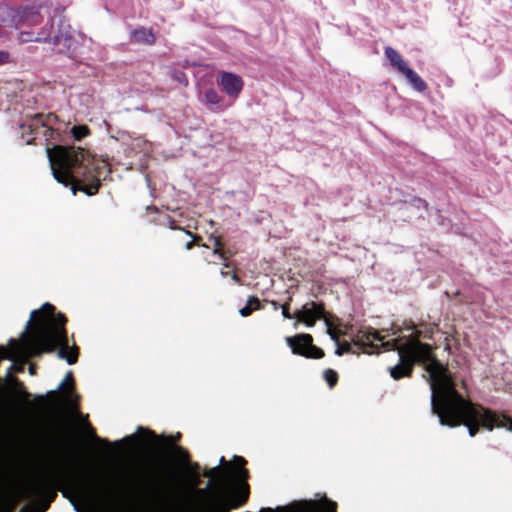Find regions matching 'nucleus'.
I'll use <instances>...</instances> for the list:
<instances>
[{
  "mask_svg": "<svg viewBox=\"0 0 512 512\" xmlns=\"http://www.w3.org/2000/svg\"><path fill=\"white\" fill-rule=\"evenodd\" d=\"M171 450L175 456V459L182 467H184L191 460V456L188 450L184 447L180 445H171Z\"/></svg>",
  "mask_w": 512,
  "mask_h": 512,
  "instance_id": "23",
  "label": "nucleus"
},
{
  "mask_svg": "<svg viewBox=\"0 0 512 512\" xmlns=\"http://www.w3.org/2000/svg\"><path fill=\"white\" fill-rule=\"evenodd\" d=\"M29 372H30V374H32V375H33V374H35V368H34L33 366H30V367H29Z\"/></svg>",
  "mask_w": 512,
  "mask_h": 512,
  "instance_id": "47",
  "label": "nucleus"
},
{
  "mask_svg": "<svg viewBox=\"0 0 512 512\" xmlns=\"http://www.w3.org/2000/svg\"><path fill=\"white\" fill-rule=\"evenodd\" d=\"M181 438V434L178 433L175 438H173L172 436H168V437H161V440L164 441L166 444H169L171 445V442L172 441H178L179 439Z\"/></svg>",
  "mask_w": 512,
  "mask_h": 512,
  "instance_id": "40",
  "label": "nucleus"
},
{
  "mask_svg": "<svg viewBox=\"0 0 512 512\" xmlns=\"http://www.w3.org/2000/svg\"><path fill=\"white\" fill-rule=\"evenodd\" d=\"M460 424H464L468 428L471 437L475 436L479 426H483L490 431L494 427L512 431L511 418L472 405L454 389L450 379V427Z\"/></svg>",
  "mask_w": 512,
  "mask_h": 512,
  "instance_id": "4",
  "label": "nucleus"
},
{
  "mask_svg": "<svg viewBox=\"0 0 512 512\" xmlns=\"http://www.w3.org/2000/svg\"><path fill=\"white\" fill-rule=\"evenodd\" d=\"M239 313L242 317H248L250 316L253 311L251 308H249L247 305H245L244 307H242L240 310H239Z\"/></svg>",
  "mask_w": 512,
  "mask_h": 512,
  "instance_id": "39",
  "label": "nucleus"
},
{
  "mask_svg": "<svg viewBox=\"0 0 512 512\" xmlns=\"http://www.w3.org/2000/svg\"><path fill=\"white\" fill-rule=\"evenodd\" d=\"M291 301H292V296H289L287 302L284 303L283 305H281L282 315H283V317L285 319H292V318H294V314L292 315L290 313V302Z\"/></svg>",
  "mask_w": 512,
  "mask_h": 512,
  "instance_id": "34",
  "label": "nucleus"
},
{
  "mask_svg": "<svg viewBox=\"0 0 512 512\" xmlns=\"http://www.w3.org/2000/svg\"><path fill=\"white\" fill-rule=\"evenodd\" d=\"M46 150L53 177L70 187L74 195L77 191L88 196L97 194L102 185L101 176L110 172L105 162L96 160L82 147L55 145Z\"/></svg>",
  "mask_w": 512,
  "mask_h": 512,
  "instance_id": "1",
  "label": "nucleus"
},
{
  "mask_svg": "<svg viewBox=\"0 0 512 512\" xmlns=\"http://www.w3.org/2000/svg\"><path fill=\"white\" fill-rule=\"evenodd\" d=\"M246 305L252 309V311H258V310H262L263 309V306L259 300L258 297L256 296H250L247 300V303Z\"/></svg>",
  "mask_w": 512,
  "mask_h": 512,
  "instance_id": "32",
  "label": "nucleus"
},
{
  "mask_svg": "<svg viewBox=\"0 0 512 512\" xmlns=\"http://www.w3.org/2000/svg\"><path fill=\"white\" fill-rule=\"evenodd\" d=\"M226 268L223 267V269H221L220 271V274L223 276V277H226V276H230L231 279L239 284V285H242V280L241 278L239 277L238 273H237V270L236 268H234L232 271H228V270H225Z\"/></svg>",
  "mask_w": 512,
  "mask_h": 512,
  "instance_id": "30",
  "label": "nucleus"
},
{
  "mask_svg": "<svg viewBox=\"0 0 512 512\" xmlns=\"http://www.w3.org/2000/svg\"><path fill=\"white\" fill-rule=\"evenodd\" d=\"M10 343H11V344H14V343H15V340H14V339H11V340H10Z\"/></svg>",
  "mask_w": 512,
  "mask_h": 512,
  "instance_id": "54",
  "label": "nucleus"
},
{
  "mask_svg": "<svg viewBox=\"0 0 512 512\" xmlns=\"http://www.w3.org/2000/svg\"><path fill=\"white\" fill-rule=\"evenodd\" d=\"M58 116L54 113H37L27 123L22 125L24 131L29 129L31 134H42L46 139L53 138L55 129L53 126L58 122Z\"/></svg>",
  "mask_w": 512,
  "mask_h": 512,
  "instance_id": "9",
  "label": "nucleus"
},
{
  "mask_svg": "<svg viewBox=\"0 0 512 512\" xmlns=\"http://www.w3.org/2000/svg\"><path fill=\"white\" fill-rule=\"evenodd\" d=\"M172 78L174 80H176L177 82H179L180 84H182L183 86H187L188 83H189L186 74L183 71H180V70H175L172 73Z\"/></svg>",
  "mask_w": 512,
  "mask_h": 512,
  "instance_id": "33",
  "label": "nucleus"
},
{
  "mask_svg": "<svg viewBox=\"0 0 512 512\" xmlns=\"http://www.w3.org/2000/svg\"><path fill=\"white\" fill-rule=\"evenodd\" d=\"M0 10L3 11L4 13H6L8 16H14L15 15V10L12 9V8H9V7L1 8L0 7Z\"/></svg>",
  "mask_w": 512,
  "mask_h": 512,
  "instance_id": "43",
  "label": "nucleus"
},
{
  "mask_svg": "<svg viewBox=\"0 0 512 512\" xmlns=\"http://www.w3.org/2000/svg\"><path fill=\"white\" fill-rule=\"evenodd\" d=\"M64 496H67V491H62Z\"/></svg>",
  "mask_w": 512,
  "mask_h": 512,
  "instance_id": "55",
  "label": "nucleus"
},
{
  "mask_svg": "<svg viewBox=\"0 0 512 512\" xmlns=\"http://www.w3.org/2000/svg\"><path fill=\"white\" fill-rule=\"evenodd\" d=\"M236 251L230 249V248H223L218 257L223 261L224 268H230L232 267V263L229 262V259L234 257L236 255Z\"/></svg>",
  "mask_w": 512,
  "mask_h": 512,
  "instance_id": "26",
  "label": "nucleus"
},
{
  "mask_svg": "<svg viewBox=\"0 0 512 512\" xmlns=\"http://www.w3.org/2000/svg\"><path fill=\"white\" fill-rule=\"evenodd\" d=\"M10 55L6 51H0V66L9 62Z\"/></svg>",
  "mask_w": 512,
  "mask_h": 512,
  "instance_id": "38",
  "label": "nucleus"
},
{
  "mask_svg": "<svg viewBox=\"0 0 512 512\" xmlns=\"http://www.w3.org/2000/svg\"><path fill=\"white\" fill-rule=\"evenodd\" d=\"M218 84L224 92L231 98L236 99L244 86L242 78L231 72H223L220 76Z\"/></svg>",
  "mask_w": 512,
  "mask_h": 512,
  "instance_id": "14",
  "label": "nucleus"
},
{
  "mask_svg": "<svg viewBox=\"0 0 512 512\" xmlns=\"http://www.w3.org/2000/svg\"><path fill=\"white\" fill-rule=\"evenodd\" d=\"M286 343L292 353L305 358L321 359L325 356L324 351L313 344V337L307 333L286 337Z\"/></svg>",
  "mask_w": 512,
  "mask_h": 512,
  "instance_id": "8",
  "label": "nucleus"
},
{
  "mask_svg": "<svg viewBox=\"0 0 512 512\" xmlns=\"http://www.w3.org/2000/svg\"><path fill=\"white\" fill-rule=\"evenodd\" d=\"M225 462V458L224 457H221L220 458V464H223Z\"/></svg>",
  "mask_w": 512,
  "mask_h": 512,
  "instance_id": "50",
  "label": "nucleus"
},
{
  "mask_svg": "<svg viewBox=\"0 0 512 512\" xmlns=\"http://www.w3.org/2000/svg\"><path fill=\"white\" fill-rule=\"evenodd\" d=\"M270 304L272 305L274 310H278L279 308H281V305L275 300H271Z\"/></svg>",
  "mask_w": 512,
  "mask_h": 512,
  "instance_id": "44",
  "label": "nucleus"
},
{
  "mask_svg": "<svg viewBox=\"0 0 512 512\" xmlns=\"http://www.w3.org/2000/svg\"><path fill=\"white\" fill-rule=\"evenodd\" d=\"M121 443V441H116L113 443V445L118 446Z\"/></svg>",
  "mask_w": 512,
  "mask_h": 512,
  "instance_id": "51",
  "label": "nucleus"
},
{
  "mask_svg": "<svg viewBox=\"0 0 512 512\" xmlns=\"http://www.w3.org/2000/svg\"><path fill=\"white\" fill-rule=\"evenodd\" d=\"M204 102L209 107V110L215 113L223 111L226 108L223 104L222 97L212 88L205 91Z\"/></svg>",
  "mask_w": 512,
  "mask_h": 512,
  "instance_id": "18",
  "label": "nucleus"
},
{
  "mask_svg": "<svg viewBox=\"0 0 512 512\" xmlns=\"http://www.w3.org/2000/svg\"><path fill=\"white\" fill-rule=\"evenodd\" d=\"M297 512H337V503L327 498L321 504L315 501H305L303 508Z\"/></svg>",
  "mask_w": 512,
  "mask_h": 512,
  "instance_id": "15",
  "label": "nucleus"
},
{
  "mask_svg": "<svg viewBox=\"0 0 512 512\" xmlns=\"http://www.w3.org/2000/svg\"><path fill=\"white\" fill-rule=\"evenodd\" d=\"M74 30L64 16L52 17L51 23L37 33L21 32L22 42H49L53 45H63L69 49L73 42Z\"/></svg>",
  "mask_w": 512,
  "mask_h": 512,
  "instance_id": "5",
  "label": "nucleus"
},
{
  "mask_svg": "<svg viewBox=\"0 0 512 512\" xmlns=\"http://www.w3.org/2000/svg\"><path fill=\"white\" fill-rule=\"evenodd\" d=\"M67 388V395L74 392L75 381L72 371H68L64 380L60 383L57 390L49 391L46 395H38L34 399V403L41 410L55 408L58 405L57 393L58 391L65 390Z\"/></svg>",
  "mask_w": 512,
  "mask_h": 512,
  "instance_id": "11",
  "label": "nucleus"
},
{
  "mask_svg": "<svg viewBox=\"0 0 512 512\" xmlns=\"http://www.w3.org/2000/svg\"><path fill=\"white\" fill-rule=\"evenodd\" d=\"M409 329L412 330L410 335H400L402 332L401 328H392V335H397V337L387 341H384V337L380 335L381 340H377L378 342H381L380 345H377L378 353L380 352V347H382L386 351H397L400 356V349L405 347L409 342H421V331L415 329L414 326ZM370 351L371 354L377 353V349H370Z\"/></svg>",
  "mask_w": 512,
  "mask_h": 512,
  "instance_id": "10",
  "label": "nucleus"
},
{
  "mask_svg": "<svg viewBox=\"0 0 512 512\" xmlns=\"http://www.w3.org/2000/svg\"><path fill=\"white\" fill-rule=\"evenodd\" d=\"M167 220H168V226L170 229L172 230H176V229H180V230H183L182 228L178 227L176 225V221L170 217H167Z\"/></svg>",
  "mask_w": 512,
  "mask_h": 512,
  "instance_id": "42",
  "label": "nucleus"
},
{
  "mask_svg": "<svg viewBox=\"0 0 512 512\" xmlns=\"http://www.w3.org/2000/svg\"><path fill=\"white\" fill-rule=\"evenodd\" d=\"M443 344H444V350H448V337L444 338Z\"/></svg>",
  "mask_w": 512,
  "mask_h": 512,
  "instance_id": "46",
  "label": "nucleus"
},
{
  "mask_svg": "<svg viewBox=\"0 0 512 512\" xmlns=\"http://www.w3.org/2000/svg\"><path fill=\"white\" fill-rule=\"evenodd\" d=\"M185 473V477L189 480L194 486L200 483L201 477V467L198 462L189 461L184 467H182Z\"/></svg>",
  "mask_w": 512,
  "mask_h": 512,
  "instance_id": "22",
  "label": "nucleus"
},
{
  "mask_svg": "<svg viewBox=\"0 0 512 512\" xmlns=\"http://www.w3.org/2000/svg\"><path fill=\"white\" fill-rule=\"evenodd\" d=\"M91 432L93 433V437H94V440H95V441L100 442V443H102V444H104V445H106V446H110V445H111V443H110L108 440H106V439H102V438L98 437V436L95 434V431H94V429H93V428H91Z\"/></svg>",
  "mask_w": 512,
  "mask_h": 512,
  "instance_id": "41",
  "label": "nucleus"
},
{
  "mask_svg": "<svg viewBox=\"0 0 512 512\" xmlns=\"http://www.w3.org/2000/svg\"><path fill=\"white\" fill-rule=\"evenodd\" d=\"M326 324H327V331H328V334L330 335L331 339L338 342V338H339V334L338 332H336L332 327H331V323L326 319Z\"/></svg>",
  "mask_w": 512,
  "mask_h": 512,
  "instance_id": "36",
  "label": "nucleus"
},
{
  "mask_svg": "<svg viewBox=\"0 0 512 512\" xmlns=\"http://www.w3.org/2000/svg\"><path fill=\"white\" fill-rule=\"evenodd\" d=\"M81 468H82V471H87L86 467H84V465L81 464Z\"/></svg>",
  "mask_w": 512,
  "mask_h": 512,
  "instance_id": "52",
  "label": "nucleus"
},
{
  "mask_svg": "<svg viewBox=\"0 0 512 512\" xmlns=\"http://www.w3.org/2000/svg\"><path fill=\"white\" fill-rule=\"evenodd\" d=\"M323 377L330 388L335 387L336 384L338 383V373L333 369L328 368L324 370Z\"/></svg>",
  "mask_w": 512,
  "mask_h": 512,
  "instance_id": "25",
  "label": "nucleus"
},
{
  "mask_svg": "<svg viewBox=\"0 0 512 512\" xmlns=\"http://www.w3.org/2000/svg\"><path fill=\"white\" fill-rule=\"evenodd\" d=\"M14 366L11 365L10 368L8 369V373H7V376L11 378V380L19 387L22 389L21 391V395L23 397V399L25 401H28L29 398L31 397V393H29L28 391L25 390L24 386H23V383L20 382L17 378L15 377H12L11 376V373H12V370H13Z\"/></svg>",
  "mask_w": 512,
  "mask_h": 512,
  "instance_id": "28",
  "label": "nucleus"
},
{
  "mask_svg": "<svg viewBox=\"0 0 512 512\" xmlns=\"http://www.w3.org/2000/svg\"><path fill=\"white\" fill-rule=\"evenodd\" d=\"M178 475H179V473L174 469L167 470L164 473L163 477L161 478V481H160L161 487L175 482V480L178 478Z\"/></svg>",
  "mask_w": 512,
  "mask_h": 512,
  "instance_id": "27",
  "label": "nucleus"
},
{
  "mask_svg": "<svg viewBox=\"0 0 512 512\" xmlns=\"http://www.w3.org/2000/svg\"><path fill=\"white\" fill-rule=\"evenodd\" d=\"M373 340H381L380 333L372 327L359 329L351 338V341H343L338 343L335 354L342 356L345 353H367L371 354L370 349H377V344H373Z\"/></svg>",
  "mask_w": 512,
  "mask_h": 512,
  "instance_id": "6",
  "label": "nucleus"
},
{
  "mask_svg": "<svg viewBox=\"0 0 512 512\" xmlns=\"http://www.w3.org/2000/svg\"><path fill=\"white\" fill-rule=\"evenodd\" d=\"M209 240L213 242V254L218 256L222 249L224 248L222 237L211 234L209 236Z\"/></svg>",
  "mask_w": 512,
  "mask_h": 512,
  "instance_id": "29",
  "label": "nucleus"
},
{
  "mask_svg": "<svg viewBox=\"0 0 512 512\" xmlns=\"http://www.w3.org/2000/svg\"><path fill=\"white\" fill-rule=\"evenodd\" d=\"M512 2V0H510Z\"/></svg>",
  "mask_w": 512,
  "mask_h": 512,
  "instance_id": "56",
  "label": "nucleus"
},
{
  "mask_svg": "<svg viewBox=\"0 0 512 512\" xmlns=\"http://www.w3.org/2000/svg\"><path fill=\"white\" fill-rule=\"evenodd\" d=\"M401 75H403L408 83L418 92H423L427 89V85L425 81L410 67L404 70Z\"/></svg>",
  "mask_w": 512,
  "mask_h": 512,
  "instance_id": "20",
  "label": "nucleus"
},
{
  "mask_svg": "<svg viewBox=\"0 0 512 512\" xmlns=\"http://www.w3.org/2000/svg\"><path fill=\"white\" fill-rule=\"evenodd\" d=\"M22 26H36L41 23L42 16L35 7L26 8L20 18Z\"/></svg>",
  "mask_w": 512,
  "mask_h": 512,
  "instance_id": "19",
  "label": "nucleus"
},
{
  "mask_svg": "<svg viewBox=\"0 0 512 512\" xmlns=\"http://www.w3.org/2000/svg\"><path fill=\"white\" fill-rule=\"evenodd\" d=\"M131 39L134 43L153 45L156 42V37L152 29L139 27L131 32Z\"/></svg>",
  "mask_w": 512,
  "mask_h": 512,
  "instance_id": "17",
  "label": "nucleus"
},
{
  "mask_svg": "<svg viewBox=\"0 0 512 512\" xmlns=\"http://www.w3.org/2000/svg\"><path fill=\"white\" fill-rule=\"evenodd\" d=\"M231 469V464H227L224 468L216 466L203 473L204 477L209 478L208 487L217 486L220 489L219 495L212 502V504L220 497L221 494L227 493V490L224 489V486L230 478L229 472L231 471Z\"/></svg>",
  "mask_w": 512,
  "mask_h": 512,
  "instance_id": "13",
  "label": "nucleus"
},
{
  "mask_svg": "<svg viewBox=\"0 0 512 512\" xmlns=\"http://www.w3.org/2000/svg\"><path fill=\"white\" fill-rule=\"evenodd\" d=\"M52 476L61 485L68 486L77 496H90L100 491L91 479L72 469H56L52 472Z\"/></svg>",
  "mask_w": 512,
  "mask_h": 512,
  "instance_id": "7",
  "label": "nucleus"
},
{
  "mask_svg": "<svg viewBox=\"0 0 512 512\" xmlns=\"http://www.w3.org/2000/svg\"><path fill=\"white\" fill-rule=\"evenodd\" d=\"M199 492L202 494L205 492V489H200Z\"/></svg>",
  "mask_w": 512,
  "mask_h": 512,
  "instance_id": "53",
  "label": "nucleus"
},
{
  "mask_svg": "<svg viewBox=\"0 0 512 512\" xmlns=\"http://www.w3.org/2000/svg\"><path fill=\"white\" fill-rule=\"evenodd\" d=\"M184 232L191 236L192 237V241H194V245H199V246H202V247H205V248H208V246L204 243H201L202 241V237L200 235H197V234H192L190 231L188 230H184Z\"/></svg>",
  "mask_w": 512,
  "mask_h": 512,
  "instance_id": "35",
  "label": "nucleus"
},
{
  "mask_svg": "<svg viewBox=\"0 0 512 512\" xmlns=\"http://www.w3.org/2000/svg\"><path fill=\"white\" fill-rule=\"evenodd\" d=\"M384 53L391 67L395 69L398 73L401 74L404 70H406L409 67L406 61L401 56V54L394 48L388 46L385 48Z\"/></svg>",
  "mask_w": 512,
  "mask_h": 512,
  "instance_id": "16",
  "label": "nucleus"
},
{
  "mask_svg": "<svg viewBox=\"0 0 512 512\" xmlns=\"http://www.w3.org/2000/svg\"><path fill=\"white\" fill-rule=\"evenodd\" d=\"M13 356L11 355L10 351L4 347V346H0V361L2 359H12Z\"/></svg>",
  "mask_w": 512,
  "mask_h": 512,
  "instance_id": "37",
  "label": "nucleus"
},
{
  "mask_svg": "<svg viewBox=\"0 0 512 512\" xmlns=\"http://www.w3.org/2000/svg\"><path fill=\"white\" fill-rule=\"evenodd\" d=\"M150 436L153 437V438H157V435L153 432V431H148Z\"/></svg>",
  "mask_w": 512,
  "mask_h": 512,
  "instance_id": "48",
  "label": "nucleus"
},
{
  "mask_svg": "<svg viewBox=\"0 0 512 512\" xmlns=\"http://www.w3.org/2000/svg\"><path fill=\"white\" fill-rule=\"evenodd\" d=\"M325 304L324 302L311 301L303 305L301 310L294 313V318L308 327H313L317 320L325 319Z\"/></svg>",
  "mask_w": 512,
  "mask_h": 512,
  "instance_id": "12",
  "label": "nucleus"
},
{
  "mask_svg": "<svg viewBox=\"0 0 512 512\" xmlns=\"http://www.w3.org/2000/svg\"><path fill=\"white\" fill-rule=\"evenodd\" d=\"M262 512H273L271 508L262 509Z\"/></svg>",
  "mask_w": 512,
  "mask_h": 512,
  "instance_id": "49",
  "label": "nucleus"
},
{
  "mask_svg": "<svg viewBox=\"0 0 512 512\" xmlns=\"http://www.w3.org/2000/svg\"><path fill=\"white\" fill-rule=\"evenodd\" d=\"M193 246H194V241H192V240H191V241H188V242L185 244V248H186L187 250H191V249L193 248Z\"/></svg>",
  "mask_w": 512,
  "mask_h": 512,
  "instance_id": "45",
  "label": "nucleus"
},
{
  "mask_svg": "<svg viewBox=\"0 0 512 512\" xmlns=\"http://www.w3.org/2000/svg\"><path fill=\"white\" fill-rule=\"evenodd\" d=\"M246 305L252 309V311H258V310H262L263 309V306L259 300L258 297L256 296H250L247 300V303Z\"/></svg>",
  "mask_w": 512,
  "mask_h": 512,
  "instance_id": "31",
  "label": "nucleus"
},
{
  "mask_svg": "<svg viewBox=\"0 0 512 512\" xmlns=\"http://www.w3.org/2000/svg\"><path fill=\"white\" fill-rule=\"evenodd\" d=\"M70 132L74 140L80 141L90 134V129L87 125H76L71 128Z\"/></svg>",
  "mask_w": 512,
  "mask_h": 512,
  "instance_id": "24",
  "label": "nucleus"
},
{
  "mask_svg": "<svg viewBox=\"0 0 512 512\" xmlns=\"http://www.w3.org/2000/svg\"><path fill=\"white\" fill-rule=\"evenodd\" d=\"M33 321L29 338L25 341V350L31 357H39L44 353H52L58 349L57 355L69 365L77 363L79 348L73 343L69 345L66 329L67 317L56 312L54 305L44 303L40 309L31 312L27 327Z\"/></svg>",
  "mask_w": 512,
  "mask_h": 512,
  "instance_id": "3",
  "label": "nucleus"
},
{
  "mask_svg": "<svg viewBox=\"0 0 512 512\" xmlns=\"http://www.w3.org/2000/svg\"><path fill=\"white\" fill-rule=\"evenodd\" d=\"M401 75H403L408 83L418 92H423L427 89V85L425 81L410 67L404 70Z\"/></svg>",
  "mask_w": 512,
  "mask_h": 512,
  "instance_id": "21",
  "label": "nucleus"
},
{
  "mask_svg": "<svg viewBox=\"0 0 512 512\" xmlns=\"http://www.w3.org/2000/svg\"><path fill=\"white\" fill-rule=\"evenodd\" d=\"M433 347L423 342H409L400 349L399 363L389 367L394 380L412 377L415 364H423L431 388V410L441 425H448V367L433 354Z\"/></svg>",
  "mask_w": 512,
  "mask_h": 512,
  "instance_id": "2",
  "label": "nucleus"
}]
</instances>
